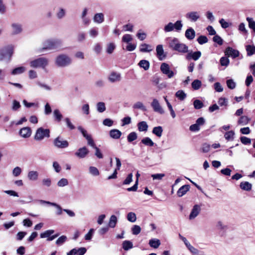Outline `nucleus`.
<instances>
[{
	"mask_svg": "<svg viewBox=\"0 0 255 255\" xmlns=\"http://www.w3.org/2000/svg\"><path fill=\"white\" fill-rule=\"evenodd\" d=\"M62 40L60 39H48L43 42V47L39 48L38 52L41 53L47 50H59L62 46Z\"/></svg>",
	"mask_w": 255,
	"mask_h": 255,
	"instance_id": "obj_1",
	"label": "nucleus"
},
{
	"mask_svg": "<svg viewBox=\"0 0 255 255\" xmlns=\"http://www.w3.org/2000/svg\"><path fill=\"white\" fill-rule=\"evenodd\" d=\"M78 129L81 132L83 136L86 139L87 141V144L89 146L94 148L96 150L95 155L99 159L103 158V155L101 152L100 149L97 147L96 144L93 139L91 134H89L87 131L84 129L81 126L78 127Z\"/></svg>",
	"mask_w": 255,
	"mask_h": 255,
	"instance_id": "obj_2",
	"label": "nucleus"
},
{
	"mask_svg": "<svg viewBox=\"0 0 255 255\" xmlns=\"http://www.w3.org/2000/svg\"><path fill=\"white\" fill-rule=\"evenodd\" d=\"M55 63L58 67H66L71 64L72 59L67 54H61L56 57Z\"/></svg>",
	"mask_w": 255,
	"mask_h": 255,
	"instance_id": "obj_3",
	"label": "nucleus"
},
{
	"mask_svg": "<svg viewBox=\"0 0 255 255\" xmlns=\"http://www.w3.org/2000/svg\"><path fill=\"white\" fill-rule=\"evenodd\" d=\"M49 64V60L44 57H39L31 60L29 62L30 66L33 68L45 69Z\"/></svg>",
	"mask_w": 255,
	"mask_h": 255,
	"instance_id": "obj_4",
	"label": "nucleus"
},
{
	"mask_svg": "<svg viewBox=\"0 0 255 255\" xmlns=\"http://www.w3.org/2000/svg\"><path fill=\"white\" fill-rule=\"evenodd\" d=\"M14 51V47L12 45L5 46L0 50V61L7 58L10 60Z\"/></svg>",
	"mask_w": 255,
	"mask_h": 255,
	"instance_id": "obj_5",
	"label": "nucleus"
},
{
	"mask_svg": "<svg viewBox=\"0 0 255 255\" xmlns=\"http://www.w3.org/2000/svg\"><path fill=\"white\" fill-rule=\"evenodd\" d=\"M50 137V130L49 129H44L43 128H38L36 131L34 135V139L36 140L40 141L44 139V137Z\"/></svg>",
	"mask_w": 255,
	"mask_h": 255,
	"instance_id": "obj_6",
	"label": "nucleus"
},
{
	"mask_svg": "<svg viewBox=\"0 0 255 255\" xmlns=\"http://www.w3.org/2000/svg\"><path fill=\"white\" fill-rule=\"evenodd\" d=\"M53 144L55 146L59 148H65L69 146V142L62 137L58 136L54 139Z\"/></svg>",
	"mask_w": 255,
	"mask_h": 255,
	"instance_id": "obj_7",
	"label": "nucleus"
},
{
	"mask_svg": "<svg viewBox=\"0 0 255 255\" xmlns=\"http://www.w3.org/2000/svg\"><path fill=\"white\" fill-rule=\"evenodd\" d=\"M23 31L22 25L18 22H13L11 24V34L16 35L20 34Z\"/></svg>",
	"mask_w": 255,
	"mask_h": 255,
	"instance_id": "obj_8",
	"label": "nucleus"
},
{
	"mask_svg": "<svg viewBox=\"0 0 255 255\" xmlns=\"http://www.w3.org/2000/svg\"><path fill=\"white\" fill-rule=\"evenodd\" d=\"M151 106L155 112L160 114H163L164 111L160 106L159 101L156 99H153L151 103Z\"/></svg>",
	"mask_w": 255,
	"mask_h": 255,
	"instance_id": "obj_9",
	"label": "nucleus"
},
{
	"mask_svg": "<svg viewBox=\"0 0 255 255\" xmlns=\"http://www.w3.org/2000/svg\"><path fill=\"white\" fill-rule=\"evenodd\" d=\"M160 70L163 74L166 75L169 78L174 76V72L170 70L169 65L166 63H163L161 64Z\"/></svg>",
	"mask_w": 255,
	"mask_h": 255,
	"instance_id": "obj_10",
	"label": "nucleus"
},
{
	"mask_svg": "<svg viewBox=\"0 0 255 255\" xmlns=\"http://www.w3.org/2000/svg\"><path fill=\"white\" fill-rule=\"evenodd\" d=\"M38 202H39L41 204H46L55 207L57 209V212L56 213L57 215H61L62 213L63 209H62L61 207L59 205L55 203L50 202L49 201L43 200H38Z\"/></svg>",
	"mask_w": 255,
	"mask_h": 255,
	"instance_id": "obj_11",
	"label": "nucleus"
},
{
	"mask_svg": "<svg viewBox=\"0 0 255 255\" xmlns=\"http://www.w3.org/2000/svg\"><path fill=\"white\" fill-rule=\"evenodd\" d=\"M185 17L191 22H196L200 18V13L198 11H190L186 14Z\"/></svg>",
	"mask_w": 255,
	"mask_h": 255,
	"instance_id": "obj_12",
	"label": "nucleus"
},
{
	"mask_svg": "<svg viewBox=\"0 0 255 255\" xmlns=\"http://www.w3.org/2000/svg\"><path fill=\"white\" fill-rule=\"evenodd\" d=\"M201 211V207L199 205H195L189 216V219L191 220L194 219L200 213Z\"/></svg>",
	"mask_w": 255,
	"mask_h": 255,
	"instance_id": "obj_13",
	"label": "nucleus"
},
{
	"mask_svg": "<svg viewBox=\"0 0 255 255\" xmlns=\"http://www.w3.org/2000/svg\"><path fill=\"white\" fill-rule=\"evenodd\" d=\"M89 152L88 149L86 146H84L79 148L75 153V155L80 158H84L89 153Z\"/></svg>",
	"mask_w": 255,
	"mask_h": 255,
	"instance_id": "obj_14",
	"label": "nucleus"
},
{
	"mask_svg": "<svg viewBox=\"0 0 255 255\" xmlns=\"http://www.w3.org/2000/svg\"><path fill=\"white\" fill-rule=\"evenodd\" d=\"M225 55L228 57H232L233 58H235L239 56V52L231 47H228L225 52Z\"/></svg>",
	"mask_w": 255,
	"mask_h": 255,
	"instance_id": "obj_15",
	"label": "nucleus"
},
{
	"mask_svg": "<svg viewBox=\"0 0 255 255\" xmlns=\"http://www.w3.org/2000/svg\"><path fill=\"white\" fill-rule=\"evenodd\" d=\"M85 248H80L78 249L75 248L67 253V255H84L86 252Z\"/></svg>",
	"mask_w": 255,
	"mask_h": 255,
	"instance_id": "obj_16",
	"label": "nucleus"
},
{
	"mask_svg": "<svg viewBox=\"0 0 255 255\" xmlns=\"http://www.w3.org/2000/svg\"><path fill=\"white\" fill-rule=\"evenodd\" d=\"M19 135L23 138H27L31 134V130L29 127H24L20 129L19 132Z\"/></svg>",
	"mask_w": 255,
	"mask_h": 255,
	"instance_id": "obj_17",
	"label": "nucleus"
},
{
	"mask_svg": "<svg viewBox=\"0 0 255 255\" xmlns=\"http://www.w3.org/2000/svg\"><path fill=\"white\" fill-rule=\"evenodd\" d=\"M157 57L159 60H163L165 58L164 50L162 45H158L156 48Z\"/></svg>",
	"mask_w": 255,
	"mask_h": 255,
	"instance_id": "obj_18",
	"label": "nucleus"
},
{
	"mask_svg": "<svg viewBox=\"0 0 255 255\" xmlns=\"http://www.w3.org/2000/svg\"><path fill=\"white\" fill-rule=\"evenodd\" d=\"M195 31L193 28L190 27L188 28L185 33L186 38L188 40H192L195 37Z\"/></svg>",
	"mask_w": 255,
	"mask_h": 255,
	"instance_id": "obj_19",
	"label": "nucleus"
},
{
	"mask_svg": "<svg viewBox=\"0 0 255 255\" xmlns=\"http://www.w3.org/2000/svg\"><path fill=\"white\" fill-rule=\"evenodd\" d=\"M201 55L200 51H196L194 52H189L186 55V58L188 59H192L194 60H197Z\"/></svg>",
	"mask_w": 255,
	"mask_h": 255,
	"instance_id": "obj_20",
	"label": "nucleus"
},
{
	"mask_svg": "<svg viewBox=\"0 0 255 255\" xmlns=\"http://www.w3.org/2000/svg\"><path fill=\"white\" fill-rule=\"evenodd\" d=\"M108 79L112 83L119 81L121 80V74L116 72H112L110 75Z\"/></svg>",
	"mask_w": 255,
	"mask_h": 255,
	"instance_id": "obj_21",
	"label": "nucleus"
},
{
	"mask_svg": "<svg viewBox=\"0 0 255 255\" xmlns=\"http://www.w3.org/2000/svg\"><path fill=\"white\" fill-rule=\"evenodd\" d=\"M176 51L183 53H187L188 51V47L185 44L176 43Z\"/></svg>",
	"mask_w": 255,
	"mask_h": 255,
	"instance_id": "obj_22",
	"label": "nucleus"
},
{
	"mask_svg": "<svg viewBox=\"0 0 255 255\" xmlns=\"http://www.w3.org/2000/svg\"><path fill=\"white\" fill-rule=\"evenodd\" d=\"M105 19L104 15L103 13H96L93 17V20L97 23H102L104 22Z\"/></svg>",
	"mask_w": 255,
	"mask_h": 255,
	"instance_id": "obj_23",
	"label": "nucleus"
},
{
	"mask_svg": "<svg viewBox=\"0 0 255 255\" xmlns=\"http://www.w3.org/2000/svg\"><path fill=\"white\" fill-rule=\"evenodd\" d=\"M189 189L190 186L189 185H184L178 189L177 194L179 197H182L189 191Z\"/></svg>",
	"mask_w": 255,
	"mask_h": 255,
	"instance_id": "obj_24",
	"label": "nucleus"
},
{
	"mask_svg": "<svg viewBox=\"0 0 255 255\" xmlns=\"http://www.w3.org/2000/svg\"><path fill=\"white\" fill-rule=\"evenodd\" d=\"M109 134L112 138L117 139L120 138L122 132L119 129H113L110 131Z\"/></svg>",
	"mask_w": 255,
	"mask_h": 255,
	"instance_id": "obj_25",
	"label": "nucleus"
},
{
	"mask_svg": "<svg viewBox=\"0 0 255 255\" xmlns=\"http://www.w3.org/2000/svg\"><path fill=\"white\" fill-rule=\"evenodd\" d=\"M240 187L243 190L249 191L252 189V185L248 181H243L241 182Z\"/></svg>",
	"mask_w": 255,
	"mask_h": 255,
	"instance_id": "obj_26",
	"label": "nucleus"
},
{
	"mask_svg": "<svg viewBox=\"0 0 255 255\" xmlns=\"http://www.w3.org/2000/svg\"><path fill=\"white\" fill-rule=\"evenodd\" d=\"M152 50L151 46L146 43H142L139 46V51L141 52H149Z\"/></svg>",
	"mask_w": 255,
	"mask_h": 255,
	"instance_id": "obj_27",
	"label": "nucleus"
},
{
	"mask_svg": "<svg viewBox=\"0 0 255 255\" xmlns=\"http://www.w3.org/2000/svg\"><path fill=\"white\" fill-rule=\"evenodd\" d=\"M175 29V23L169 22L166 24L163 30L165 33L171 32Z\"/></svg>",
	"mask_w": 255,
	"mask_h": 255,
	"instance_id": "obj_28",
	"label": "nucleus"
},
{
	"mask_svg": "<svg viewBox=\"0 0 255 255\" xmlns=\"http://www.w3.org/2000/svg\"><path fill=\"white\" fill-rule=\"evenodd\" d=\"M148 127V126L146 122L142 121L137 124L138 129L139 131H146Z\"/></svg>",
	"mask_w": 255,
	"mask_h": 255,
	"instance_id": "obj_29",
	"label": "nucleus"
},
{
	"mask_svg": "<svg viewBox=\"0 0 255 255\" xmlns=\"http://www.w3.org/2000/svg\"><path fill=\"white\" fill-rule=\"evenodd\" d=\"M149 246L154 249H157L160 245V241L157 239H152L149 241Z\"/></svg>",
	"mask_w": 255,
	"mask_h": 255,
	"instance_id": "obj_30",
	"label": "nucleus"
},
{
	"mask_svg": "<svg viewBox=\"0 0 255 255\" xmlns=\"http://www.w3.org/2000/svg\"><path fill=\"white\" fill-rule=\"evenodd\" d=\"M66 13V10L63 8L60 7L57 11L56 15L58 19H61L65 16Z\"/></svg>",
	"mask_w": 255,
	"mask_h": 255,
	"instance_id": "obj_31",
	"label": "nucleus"
},
{
	"mask_svg": "<svg viewBox=\"0 0 255 255\" xmlns=\"http://www.w3.org/2000/svg\"><path fill=\"white\" fill-rule=\"evenodd\" d=\"M138 66L143 68L144 70H147L149 68V62L146 60H141L138 64Z\"/></svg>",
	"mask_w": 255,
	"mask_h": 255,
	"instance_id": "obj_32",
	"label": "nucleus"
},
{
	"mask_svg": "<svg viewBox=\"0 0 255 255\" xmlns=\"http://www.w3.org/2000/svg\"><path fill=\"white\" fill-rule=\"evenodd\" d=\"M28 178L29 180L35 181L38 177V173L36 171H30L28 173Z\"/></svg>",
	"mask_w": 255,
	"mask_h": 255,
	"instance_id": "obj_33",
	"label": "nucleus"
},
{
	"mask_svg": "<svg viewBox=\"0 0 255 255\" xmlns=\"http://www.w3.org/2000/svg\"><path fill=\"white\" fill-rule=\"evenodd\" d=\"M163 132V128L161 126L155 127L152 129V133L157 137H161Z\"/></svg>",
	"mask_w": 255,
	"mask_h": 255,
	"instance_id": "obj_34",
	"label": "nucleus"
},
{
	"mask_svg": "<svg viewBox=\"0 0 255 255\" xmlns=\"http://www.w3.org/2000/svg\"><path fill=\"white\" fill-rule=\"evenodd\" d=\"M25 70V68L23 66L18 67L13 69L11 71V74L13 75L20 74L23 73Z\"/></svg>",
	"mask_w": 255,
	"mask_h": 255,
	"instance_id": "obj_35",
	"label": "nucleus"
},
{
	"mask_svg": "<svg viewBox=\"0 0 255 255\" xmlns=\"http://www.w3.org/2000/svg\"><path fill=\"white\" fill-rule=\"evenodd\" d=\"M117 222H118V219H117V217L114 215H112L110 218V220L109 222L108 225H109V227L112 228H115L116 226Z\"/></svg>",
	"mask_w": 255,
	"mask_h": 255,
	"instance_id": "obj_36",
	"label": "nucleus"
},
{
	"mask_svg": "<svg viewBox=\"0 0 255 255\" xmlns=\"http://www.w3.org/2000/svg\"><path fill=\"white\" fill-rule=\"evenodd\" d=\"M246 49L247 52V55L251 56L255 54V46L248 45L246 46Z\"/></svg>",
	"mask_w": 255,
	"mask_h": 255,
	"instance_id": "obj_37",
	"label": "nucleus"
},
{
	"mask_svg": "<svg viewBox=\"0 0 255 255\" xmlns=\"http://www.w3.org/2000/svg\"><path fill=\"white\" fill-rule=\"evenodd\" d=\"M141 142L144 145L148 146H153L154 144L153 141L148 137H146L142 139Z\"/></svg>",
	"mask_w": 255,
	"mask_h": 255,
	"instance_id": "obj_38",
	"label": "nucleus"
},
{
	"mask_svg": "<svg viewBox=\"0 0 255 255\" xmlns=\"http://www.w3.org/2000/svg\"><path fill=\"white\" fill-rule=\"evenodd\" d=\"M134 109H139L142 111H146V107L144 106L143 104L141 102H137L135 103L132 107Z\"/></svg>",
	"mask_w": 255,
	"mask_h": 255,
	"instance_id": "obj_39",
	"label": "nucleus"
},
{
	"mask_svg": "<svg viewBox=\"0 0 255 255\" xmlns=\"http://www.w3.org/2000/svg\"><path fill=\"white\" fill-rule=\"evenodd\" d=\"M53 116L56 121L59 122L61 121L63 116L58 109H55L53 111Z\"/></svg>",
	"mask_w": 255,
	"mask_h": 255,
	"instance_id": "obj_40",
	"label": "nucleus"
},
{
	"mask_svg": "<svg viewBox=\"0 0 255 255\" xmlns=\"http://www.w3.org/2000/svg\"><path fill=\"white\" fill-rule=\"evenodd\" d=\"M235 134V132L233 130H230L225 133L224 137L226 140L232 141L234 139Z\"/></svg>",
	"mask_w": 255,
	"mask_h": 255,
	"instance_id": "obj_41",
	"label": "nucleus"
},
{
	"mask_svg": "<svg viewBox=\"0 0 255 255\" xmlns=\"http://www.w3.org/2000/svg\"><path fill=\"white\" fill-rule=\"evenodd\" d=\"M123 248L125 251H128L133 248V245L131 242L129 241H125L122 244Z\"/></svg>",
	"mask_w": 255,
	"mask_h": 255,
	"instance_id": "obj_42",
	"label": "nucleus"
},
{
	"mask_svg": "<svg viewBox=\"0 0 255 255\" xmlns=\"http://www.w3.org/2000/svg\"><path fill=\"white\" fill-rule=\"evenodd\" d=\"M166 40L168 43L169 47L172 49V50H175V38L168 37L166 38Z\"/></svg>",
	"mask_w": 255,
	"mask_h": 255,
	"instance_id": "obj_43",
	"label": "nucleus"
},
{
	"mask_svg": "<svg viewBox=\"0 0 255 255\" xmlns=\"http://www.w3.org/2000/svg\"><path fill=\"white\" fill-rule=\"evenodd\" d=\"M22 103L24 106L27 108H29L32 107H34L36 109L39 108V104L38 103H29L26 100H23Z\"/></svg>",
	"mask_w": 255,
	"mask_h": 255,
	"instance_id": "obj_44",
	"label": "nucleus"
},
{
	"mask_svg": "<svg viewBox=\"0 0 255 255\" xmlns=\"http://www.w3.org/2000/svg\"><path fill=\"white\" fill-rule=\"evenodd\" d=\"M89 34L92 38L96 37L99 34L98 28L94 27L91 28L89 31Z\"/></svg>",
	"mask_w": 255,
	"mask_h": 255,
	"instance_id": "obj_45",
	"label": "nucleus"
},
{
	"mask_svg": "<svg viewBox=\"0 0 255 255\" xmlns=\"http://www.w3.org/2000/svg\"><path fill=\"white\" fill-rule=\"evenodd\" d=\"M192 87L195 90H197L200 89L202 85V82L199 80H195L192 83Z\"/></svg>",
	"mask_w": 255,
	"mask_h": 255,
	"instance_id": "obj_46",
	"label": "nucleus"
},
{
	"mask_svg": "<svg viewBox=\"0 0 255 255\" xmlns=\"http://www.w3.org/2000/svg\"><path fill=\"white\" fill-rule=\"evenodd\" d=\"M97 110L99 113H103L104 111H105L106 108L105 106V104L104 102H98L97 104Z\"/></svg>",
	"mask_w": 255,
	"mask_h": 255,
	"instance_id": "obj_47",
	"label": "nucleus"
},
{
	"mask_svg": "<svg viewBox=\"0 0 255 255\" xmlns=\"http://www.w3.org/2000/svg\"><path fill=\"white\" fill-rule=\"evenodd\" d=\"M137 138V133L135 132H131L129 133L127 136V140L128 142H131L135 140H136Z\"/></svg>",
	"mask_w": 255,
	"mask_h": 255,
	"instance_id": "obj_48",
	"label": "nucleus"
},
{
	"mask_svg": "<svg viewBox=\"0 0 255 255\" xmlns=\"http://www.w3.org/2000/svg\"><path fill=\"white\" fill-rule=\"evenodd\" d=\"M250 119L247 116H242L238 121L239 125H246L248 124Z\"/></svg>",
	"mask_w": 255,
	"mask_h": 255,
	"instance_id": "obj_49",
	"label": "nucleus"
},
{
	"mask_svg": "<svg viewBox=\"0 0 255 255\" xmlns=\"http://www.w3.org/2000/svg\"><path fill=\"white\" fill-rule=\"evenodd\" d=\"M21 107L20 103L16 100H14L12 102L11 110L13 111H16Z\"/></svg>",
	"mask_w": 255,
	"mask_h": 255,
	"instance_id": "obj_50",
	"label": "nucleus"
},
{
	"mask_svg": "<svg viewBox=\"0 0 255 255\" xmlns=\"http://www.w3.org/2000/svg\"><path fill=\"white\" fill-rule=\"evenodd\" d=\"M127 219L128 221L134 223L136 220V216L134 213L129 212L127 215Z\"/></svg>",
	"mask_w": 255,
	"mask_h": 255,
	"instance_id": "obj_51",
	"label": "nucleus"
},
{
	"mask_svg": "<svg viewBox=\"0 0 255 255\" xmlns=\"http://www.w3.org/2000/svg\"><path fill=\"white\" fill-rule=\"evenodd\" d=\"M116 48V45L114 43L111 42L107 45L106 52L108 54H111L113 52Z\"/></svg>",
	"mask_w": 255,
	"mask_h": 255,
	"instance_id": "obj_52",
	"label": "nucleus"
},
{
	"mask_svg": "<svg viewBox=\"0 0 255 255\" xmlns=\"http://www.w3.org/2000/svg\"><path fill=\"white\" fill-rule=\"evenodd\" d=\"M228 99L226 98L221 97L219 99L218 103L219 105L221 107L224 106L225 107L228 106Z\"/></svg>",
	"mask_w": 255,
	"mask_h": 255,
	"instance_id": "obj_53",
	"label": "nucleus"
},
{
	"mask_svg": "<svg viewBox=\"0 0 255 255\" xmlns=\"http://www.w3.org/2000/svg\"><path fill=\"white\" fill-rule=\"evenodd\" d=\"M210 145L205 143L202 145V146L200 148V151L203 153H207L210 151Z\"/></svg>",
	"mask_w": 255,
	"mask_h": 255,
	"instance_id": "obj_54",
	"label": "nucleus"
},
{
	"mask_svg": "<svg viewBox=\"0 0 255 255\" xmlns=\"http://www.w3.org/2000/svg\"><path fill=\"white\" fill-rule=\"evenodd\" d=\"M54 233L53 230H48L40 234L41 238H48Z\"/></svg>",
	"mask_w": 255,
	"mask_h": 255,
	"instance_id": "obj_55",
	"label": "nucleus"
},
{
	"mask_svg": "<svg viewBox=\"0 0 255 255\" xmlns=\"http://www.w3.org/2000/svg\"><path fill=\"white\" fill-rule=\"evenodd\" d=\"M187 248L193 255H199V250L194 248L191 244L188 245V246Z\"/></svg>",
	"mask_w": 255,
	"mask_h": 255,
	"instance_id": "obj_56",
	"label": "nucleus"
},
{
	"mask_svg": "<svg viewBox=\"0 0 255 255\" xmlns=\"http://www.w3.org/2000/svg\"><path fill=\"white\" fill-rule=\"evenodd\" d=\"M176 97H177L180 100L183 101L186 97V94L182 90H179L176 92Z\"/></svg>",
	"mask_w": 255,
	"mask_h": 255,
	"instance_id": "obj_57",
	"label": "nucleus"
},
{
	"mask_svg": "<svg viewBox=\"0 0 255 255\" xmlns=\"http://www.w3.org/2000/svg\"><path fill=\"white\" fill-rule=\"evenodd\" d=\"M193 106L195 109H201L204 104L202 102H201L199 100H195L193 102Z\"/></svg>",
	"mask_w": 255,
	"mask_h": 255,
	"instance_id": "obj_58",
	"label": "nucleus"
},
{
	"mask_svg": "<svg viewBox=\"0 0 255 255\" xmlns=\"http://www.w3.org/2000/svg\"><path fill=\"white\" fill-rule=\"evenodd\" d=\"M89 172L93 176H98L100 174L98 168L94 166H90L89 167Z\"/></svg>",
	"mask_w": 255,
	"mask_h": 255,
	"instance_id": "obj_59",
	"label": "nucleus"
},
{
	"mask_svg": "<svg viewBox=\"0 0 255 255\" xmlns=\"http://www.w3.org/2000/svg\"><path fill=\"white\" fill-rule=\"evenodd\" d=\"M67 240V237L65 236L60 237L56 241V244L58 246L62 245Z\"/></svg>",
	"mask_w": 255,
	"mask_h": 255,
	"instance_id": "obj_60",
	"label": "nucleus"
},
{
	"mask_svg": "<svg viewBox=\"0 0 255 255\" xmlns=\"http://www.w3.org/2000/svg\"><path fill=\"white\" fill-rule=\"evenodd\" d=\"M131 231L133 235H137L140 233L141 228L138 225H133L131 228Z\"/></svg>",
	"mask_w": 255,
	"mask_h": 255,
	"instance_id": "obj_61",
	"label": "nucleus"
},
{
	"mask_svg": "<svg viewBox=\"0 0 255 255\" xmlns=\"http://www.w3.org/2000/svg\"><path fill=\"white\" fill-rule=\"evenodd\" d=\"M132 39L131 35L128 34H125L122 37V41L127 43H130Z\"/></svg>",
	"mask_w": 255,
	"mask_h": 255,
	"instance_id": "obj_62",
	"label": "nucleus"
},
{
	"mask_svg": "<svg viewBox=\"0 0 255 255\" xmlns=\"http://www.w3.org/2000/svg\"><path fill=\"white\" fill-rule=\"evenodd\" d=\"M68 184V181L66 178H62L57 182V186L59 187H64Z\"/></svg>",
	"mask_w": 255,
	"mask_h": 255,
	"instance_id": "obj_63",
	"label": "nucleus"
},
{
	"mask_svg": "<svg viewBox=\"0 0 255 255\" xmlns=\"http://www.w3.org/2000/svg\"><path fill=\"white\" fill-rule=\"evenodd\" d=\"M227 85L230 89H234L236 86V83L232 79H229L227 81Z\"/></svg>",
	"mask_w": 255,
	"mask_h": 255,
	"instance_id": "obj_64",
	"label": "nucleus"
}]
</instances>
